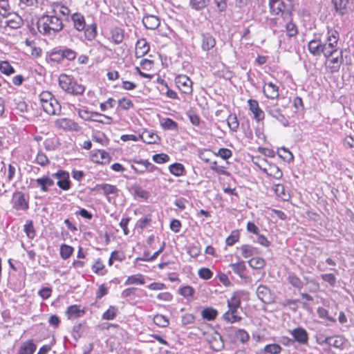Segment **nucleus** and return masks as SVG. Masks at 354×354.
Here are the masks:
<instances>
[{
    "mask_svg": "<svg viewBox=\"0 0 354 354\" xmlns=\"http://www.w3.org/2000/svg\"><path fill=\"white\" fill-rule=\"evenodd\" d=\"M39 32L44 35L57 32L63 28L62 20L55 15H43L37 22Z\"/></svg>",
    "mask_w": 354,
    "mask_h": 354,
    "instance_id": "nucleus-1",
    "label": "nucleus"
},
{
    "mask_svg": "<svg viewBox=\"0 0 354 354\" xmlns=\"http://www.w3.org/2000/svg\"><path fill=\"white\" fill-rule=\"evenodd\" d=\"M339 32L333 29L328 30L326 38L322 40V54L326 58H329L338 53Z\"/></svg>",
    "mask_w": 354,
    "mask_h": 354,
    "instance_id": "nucleus-2",
    "label": "nucleus"
},
{
    "mask_svg": "<svg viewBox=\"0 0 354 354\" xmlns=\"http://www.w3.org/2000/svg\"><path fill=\"white\" fill-rule=\"evenodd\" d=\"M78 115L84 120H91L94 122L106 124H110L113 122L112 118L97 112H89L87 110L80 109L78 111Z\"/></svg>",
    "mask_w": 354,
    "mask_h": 354,
    "instance_id": "nucleus-3",
    "label": "nucleus"
},
{
    "mask_svg": "<svg viewBox=\"0 0 354 354\" xmlns=\"http://www.w3.org/2000/svg\"><path fill=\"white\" fill-rule=\"evenodd\" d=\"M12 203L13 208L16 210L26 211L28 209V201L26 199L25 195L21 192H15L12 195Z\"/></svg>",
    "mask_w": 354,
    "mask_h": 354,
    "instance_id": "nucleus-4",
    "label": "nucleus"
},
{
    "mask_svg": "<svg viewBox=\"0 0 354 354\" xmlns=\"http://www.w3.org/2000/svg\"><path fill=\"white\" fill-rule=\"evenodd\" d=\"M175 83L183 93L191 94L192 93V81L187 75H178L175 78Z\"/></svg>",
    "mask_w": 354,
    "mask_h": 354,
    "instance_id": "nucleus-5",
    "label": "nucleus"
},
{
    "mask_svg": "<svg viewBox=\"0 0 354 354\" xmlns=\"http://www.w3.org/2000/svg\"><path fill=\"white\" fill-rule=\"evenodd\" d=\"M52 177L58 180L57 185L60 189L66 191L71 188L68 172L64 170H59L57 172L53 174Z\"/></svg>",
    "mask_w": 354,
    "mask_h": 354,
    "instance_id": "nucleus-6",
    "label": "nucleus"
},
{
    "mask_svg": "<svg viewBox=\"0 0 354 354\" xmlns=\"http://www.w3.org/2000/svg\"><path fill=\"white\" fill-rule=\"evenodd\" d=\"M266 111L270 116L277 120L284 127H288L289 125L288 119L282 113L281 109L277 105H268L266 106Z\"/></svg>",
    "mask_w": 354,
    "mask_h": 354,
    "instance_id": "nucleus-7",
    "label": "nucleus"
},
{
    "mask_svg": "<svg viewBox=\"0 0 354 354\" xmlns=\"http://www.w3.org/2000/svg\"><path fill=\"white\" fill-rule=\"evenodd\" d=\"M250 111L253 113L254 118L257 122L263 120L265 118V113L259 106V102L256 100L250 99L248 101Z\"/></svg>",
    "mask_w": 354,
    "mask_h": 354,
    "instance_id": "nucleus-8",
    "label": "nucleus"
},
{
    "mask_svg": "<svg viewBox=\"0 0 354 354\" xmlns=\"http://www.w3.org/2000/svg\"><path fill=\"white\" fill-rule=\"evenodd\" d=\"M294 340L300 344H306L308 342V333L307 331L301 328L297 327L294 328L290 332Z\"/></svg>",
    "mask_w": 354,
    "mask_h": 354,
    "instance_id": "nucleus-9",
    "label": "nucleus"
},
{
    "mask_svg": "<svg viewBox=\"0 0 354 354\" xmlns=\"http://www.w3.org/2000/svg\"><path fill=\"white\" fill-rule=\"evenodd\" d=\"M263 92L266 97L271 100L277 99L279 95V86L272 82L265 83Z\"/></svg>",
    "mask_w": 354,
    "mask_h": 354,
    "instance_id": "nucleus-10",
    "label": "nucleus"
},
{
    "mask_svg": "<svg viewBox=\"0 0 354 354\" xmlns=\"http://www.w3.org/2000/svg\"><path fill=\"white\" fill-rule=\"evenodd\" d=\"M258 298L265 304H270L272 301V297L270 290L266 286L260 285L257 289Z\"/></svg>",
    "mask_w": 354,
    "mask_h": 354,
    "instance_id": "nucleus-11",
    "label": "nucleus"
},
{
    "mask_svg": "<svg viewBox=\"0 0 354 354\" xmlns=\"http://www.w3.org/2000/svg\"><path fill=\"white\" fill-rule=\"evenodd\" d=\"M57 123L59 127L64 130L79 131L81 129V127L77 122L69 118H62Z\"/></svg>",
    "mask_w": 354,
    "mask_h": 354,
    "instance_id": "nucleus-12",
    "label": "nucleus"
},
{
    "mask_svg": "<svg viewBox=\"0 0 354 354\" xmlns=\"http://www.w3.org/2000/svg\"><path fill=\"white\" fill-rule=\"evenodd\" d=\"M246 292L243 290H238L233 292L230 299L227 301V307L233 308H239L241 306V299L246 296Z\"/></svg>",
    "mask_w": 354,
    "mask_h": 354,
    "instance_id": "nucleus-13",
    "label": "nucleus"
},
{
    "mask_svg": "<svg viewBox=\"0 0 354 354\" xmlns=\"http://www.w3.org/2000/svg\"><path fill=\"white\" fill-rule=\"evenodd\" d=\"M142 24L146 28L155 30L160 26V21L158 17L148 15L143 17Z\"/></svg>",
    "mask_w": 354,
    "mask_h": 354,
    "instance_id": "nucleus-14",
    "label": "nucleus"
},
{
    "mask_svg": "<svg viewBox=\"0 0 354 354\" xmlns=\"http://www.w3.org/2000/svg\"><path fill=\"white\" fill-rule=\"evenodd\" d=\"M43 110L48 115H56L59 113L61 106L56 99L41 105Z\"/></svg>",
    "mask_w": 354,
    "mask_h": 354,
    "instance_id": "nucleus-15",
    "label": "nucleus"
},
{
    "mask_svg": "<svg viewBox=\"0 0 354 354\" xmlns=\"http://www.w3.org/2000/svg\"><path fill=\"white\" fill-rule=\"evenodd\" d=\"M110 160L111 156L104 150L99 149L92 154V160L97 163L106 164L109 162Z\"/></svg>",
    "mask_w": 354,
    "mask_h": 354,
    "instance_id": "nucleus-16",
    "label": "nucleus"
},
{
    "mask_svg": "<svg viewBox=\"0 0 354 354\" xmlns=\"http://www.w3.org/2000/svg\"><path fill=\"white\" fill-rule=\"evenodd\" d=\"M322 39H313L308 43L309 52L314 56H319L322 54Z\"/></svg>",
    "mask_w": 354,
    "mask_h": 354,
    "instance_id": "nucleus-17",
    "label": "nucleus"
},
{
    "mask_svg": "<svg viewBox=\"0 0 354 354\" xmlns=\"http://www.w3.org/2000/svg\"><path fill=\"white\" fill-rule=\"evenodd\" d=\"M149 50V45L145 39H139L136 44V55L140 57L146 55Z\"/></svg>",
    "mask_w": 354,
    "mask_h": 354,
    "instance_id": "nucleus-18",
    "label": "nucleus"
},
{
    "mask_svg": "<svg viewBox=\"0 0 354 354\" xmlns=\"http://www.w3.org/2000/svg\"><path fill=\"white\" fill-rule=\"evenodd\" d=\"M140 139L147 144L158 143L159 136L151 131L145 130L140 135Z\"/></svg>",
    "mask_w": 354,
    "mask_h": 354,
    "instance_id": "nucleus-19",
    "label": "nucleus"
},
{
    "mask_svg": "<svg viewBox=\"0 0 354 354\" xmlns=\"http://www.w3.org/2000/svg\"><path fill=\"white\" fill-rule=\"evenodd\" d=\"M228 310L223 315L224 320L230 323H234L241 320V317L237 315L238 308L228 307Z\"/></svg>",
    "mask_w": 354,
    "mask_h": 354,
    "instance_id": "nucleus-20",
    "label": "nucleus"
},
{
    "mask_svg": "<svg viewBox=\"0 0 354 354\" xmlns=\"http://www.w3.org/2000/svg\"><path fill=\"white\" fill-rule=\"evenodd\" d=\"M37 186L39 187L43 192H48V187L54 185V180L48 176H44L35 180Z\"/></svg>",
    "mask_w": 354,
    "mask_h": 354,
    "instance_id": "nucleus-21",
    "label": "nucleus"
},
{
    "mask_svg": "<svg viewBox=\"0 0 354 354\" xmlns=\"http://www.w3.org/2000/svg\"><path fill=\"white\" fill-rule=\"evenodd\" d=\"M216 45V39L209 34L202 35V48L205 51H209Z\"/></svg>",
    "mask_w": 354,
    "mask_h": 354,
    "instance_id": "nucleus-22",
    "label": "nucleus"
},
{
    "mask_svg": "<svg viewBox=\"0 0 354 354\" xmlns=\"http://www.w3.org/2000/svg\"><path fill=\"white\" fill-rule=\"evenodd\" d=\"M72 20L75 28L78 31H82L85 29L86 23L84 16L78 12L74 13L72 15Z\"/></svg>",
    "mask_w": 354,
    "mask_h": 354,
    "instance_id": "nucleus-23",
    "label": "nucleus"
},
{
    "mask_svg": "<svg viewBox=\"0 0 354 354\" xmlns=\"http://www.w3.org/2000/svg\"><path fill=\"white\" fill-rule=\"evenodd\" d=\"M332 59L330 60V63L333 64V66H330L332 72L338 71L341 64L343 63L344 59L342 55V50H338L337 54L330 56Z\"/></svg>",
    "mask_w": 354,
    "mask_h": 354,
    "instance_id": "nucleus-24",
    "label": "nucleus"
},
{
    "mask_svg": "<svg viewBox=\"0 0 354 354\" xmlns=\"http://www.w3.org/2000/svg\"><path fill=\"white\" fill-rule=\"evenodd\" d=\"M264 173L268 176L274 177L276 179H279L282 177L283 173L281 170L275 165L270 164L268 168H261Z\"/></svg>",
    "mask_w": 354,
    "mask_h": 354,
    "instance_id": "nucleus-25",
    "label": "nucleus"
},
{
    "mask_svg": "<svg viewBox=\"0 0 354 354\" xmlns=\"http://www.w3.org/2000/svg\"><path fill=\"white\" fill-rule=\"evenodd\" d=\"M282 350L281 346L277 344H270L265 346L263 349L258 351L257 354H279Z\"/></svg>",
    "mask_w": 354,
    "mask_h": 354,
    "instance_id": "nucleus-26",
    "label": "nucleus"
},
{
    "mask_svg": "<svg viewBox=\"0 0 354 354\" xmlns=\"http://www.w3.org/2000/svg\"><path fill=\"white\" fill-rule=\"evenodd\" d=\"M111 39L113 41L119 44L122 42L124 39V30L118 27L113 28L111 30Z\"/></svg>",
    "mask_w": 354,
    "mask_h": 354,
    "instance_id": "nucleus-27",
    "label": "nucleus"
},
{
    "mask_svg": "<svg viewBox=\"0 0 354 354\" xmlns=\"http://www.w3.org/2000/svg\"><path fill=\"white\" fill-rule=\"evenodd\" d=\"M323 342H326V344H328V346L340 348L343 346L344 338L341 336L327 337V339Z\"/></svg>",
    "mask_w": 354,
    "mask_h": 354,
    "instance_id": "nucleus-28",
    "label": "nucleus"
},
{
    "mask_svg": "<svg viewBox=\"0 0 354 354\" xmlns=\"http://www.w3.org/2000/svg\"><path fill=\"white\" fill-rule=\"evenodd\" d=\"M209 344L210 347L216 351H220L224 347V343L219 334H216V336L212 337V339L209 341Z\"/></svg>",
    "mask_w": 354,
    "mask_h": 354,
    "instance_id": "nucleus-29",
    "label": "nucleus"
},
{
    "mask_svg": "<svg viewBox=\"0 0 354 354\" xmlns=\"http://www.w3.org/2000/svg\"><path fill=\"white\" fill-rule=\"evenodd\" d=\"M160 126L165 130H170V131H177L178 129V126L177 122L174 121L171 118H164L160 121Z\"/></svg>",
    "mask_w": 354,
    "mask_h": 354,
    "instance_id": "nucleus-30",
    "label": "nucleus"
},
{
    "mask_svg": "<svg viewBox=\"0 0 354 354\" xmlns=\"http://www.w3.org/2000/svg\"><path fill=\"white\" fill-rule=\"evenodd\" d=\"M73 80L70 76L66 74H62L59 77V84L64 91L67 92V91H70L69 87Z\"/></svg>",
    "mask_w": 354,
    "mask_h": 354,
    "instance_id": "nucleus-31",
    "label": "nucleus"
},
{
    "mask_svg": "<svg viewBox=\"0 0 354 354\" xmlns=\"http://www.w3.org/2000/svg\"><path fill=\"white\" fill-rule=\"evenodd\" d=\"M102 189L105 195L117 194L118 192V189L115 186L109 184L97 185L94 188V189Z\"/></svg>",
    "mask_w": 354,
    "mask_h": 354,
    "instance_id": "nucleus-32",
    "label": "nucleus"
},
{
    "mask_svg": "<svg viewBox=\"0 0 354 354\" xmlns=\"http://www.w3.org/2000/svg\"><path fill=\"white\" fill-rule=\"evenodd\" d=\"M70 91H67L66 93L77 95H82L84 91L85 87L81 84H78L77 82L73 80L71 85H70Z\"/></svg>",
    "mask_w": 354,
    "mask_h": 354,
    "instance_id": "nucleus-33",
    "label": "nucleus"
},
{
    "mask_svg": "<svg viewBox=\"0 0 354 354\" xmlns=\"http://www.w3.org/2000/svg\"><path fill=\"white\" fill-rule=\"evenodd\" d=\"M274 191L276 194L283 201H288L290 198L288 192L285 189V187L281 184L275 185Z\"/></svg>",
    "mask_w": 354,
    "mask_h": 354,
    "instance_id": "nucleus-34",
    "label": "nucleus"
},
{
    "mask_svg": "<svg viewBox=\"0 0 354 354\" xmlns=\"http://www.w3.org/2000/svg\"><path fill=\"white\" fill-rule=\"evenodd\" d=\"M36 346L32 342H26L22 344L17 354H32Z\"/></svg>",
    "mask_w": 354,
    "mask_h": 354,
    "instance_id": "nucleus-35",
    "label": "nucleus"
},
{
    "mask_svg": "<svg viewBox=\"0 0 354 354\" xmlns=\"http://www.w3.org/2000/svg\"><path fill=\"white\" fill-rule=\"evenodd\" d=\"M218 315V312L216 310L212 308H204L201 312L202 317L204 319L212 321L214 320Z\"/></svg>",
    "mask_w": 354,
    "mask_h": 354,
    "instance_id": "nucleus-36",
    "label": "nucleus"
},
{
    "mask_svg": "<svg viewBox=\"0 0 354 354\" xmlns=\"http://www.w3.org/2000/svg\"><path fill=\"white\" fill-rule=\"evenodd\" d=\"M169 171L176 176L183 175L185 167L181 163H174L169 167Z\"/></svg>",
    "mask_w": 354,
    "mask_h": 354,
    "instance_id": "nucleus-37",
    "label": "nucleus"
},
{
    "mask_svg": "<svg viewBox=\"0 0 354 354\" xmlns=\"http://www.w3.org/2000/svg\"><path fill=\"white\" fill-rule=\"evenodd\" d=\"M288 281L295 288L301 289L303 288V282L301 279L295 274L289 273L288 277Z\"/></svg>",
    "mask_w": 354,
    "mask_h": 354,
    "instance_id": "nucleus-38",
    "label": "nucleus"
},
{
    "mask_svg": "<svg viewBox=\"0 0 354 354\" xmlns=\"http://www.w3.org/2000/svg\"><path fill=\"white\" fill-rule=\"evenodd\" d=\"M153 323L159 327L165 328L168 326L169 322V319L162 315H156L153 319Z\"/></svg>",
    "mask_w": 354,
    "mask_h": 354,
    "instance_id": "nucleus-39",
    "label": "nucleus"
},
{
    "mask_svg": "<svg viewBox=\"0 0 354 354\" xmlns=\"http://www.w3.org/2000/svg\"><path fill=\"white\" fill-rule=\"evenodd\" d=\"M270 13L273 15H278L283 12L285 3L283 1H277L276 3L269 6Z\"/></svg>",
    "mask_w": 354,
    "mask_h": 354,
    "instance_id": "nucleus-40",
    "label": "nucleus"
},
{
    "mask_svg": "<svg viewBox=\"0 0 354 354\" xmlns=\"http://www.w3.org/2000/svg\"><path fill=\"white\" fill-rule=\"evenodd\" d=\"M227 122L230 130L234 132L237 131L239 123L235 114H230L227 119Z\"/></svg>",
    "mask_w": 354,
    "mask_h": 354,
    "instance_id": "nucleus-41",
    "label": "nucleus"
},
{
    "mask_svg": "<svg viewBox=\"0 0 354 354\" xmlns=\"http://www.w3.org/2000/svg\"><path fill=\"white\" fill-rule=\"evenodd\" d=\"M66 313L68 314V318L80 317L84 313V312L82 311L76 305L69 306Z\"/></svg>",
    "mask_w": 354,
    "mask_h": 354,
    "instance_id": "nucleus-42",
    "label": "nucleus"
},
{
    "mask_svg": "<svg viewBox=\"0 0 354 354\" xmlns=\"http://www.w3.org/2000/svg\"><path fill=\"white\" fill-rule=\"evenodd\" d=\"M145 279L142 274L131 275L127 278L124 284H144Z\"/></svg>",
    "mask_w": 354,
    "mask_h": 354,
    "instance_id": "nucleus-43",
    "label": "nucleus"
},
{
    "mask_svg": "<svg viewBox=\"0 0 354 354\" xmlns=\"http://www.w3.org/2000/svg\"><path fill=\"white\" fill-rule=\"evenodd\" d=\"M248 263L254 269H261L265 266V261L261 257H253L248 261Z\"/></svg>",
    "mask_w": 354,
    "mask_h": 354,
    "instance_id": "nucleus-44",
    "label": "nucleus"
},
{
    "mask_svg": "<svg viewBox=\"0 0 354 354\" xmlns=\"http://www.w3.org/2000/svg\"><path fill=\"white\" fill-rule=\"evenodd\" d=\"M73 248L66 244H63L60 248V256L63 259H68L73 254Z\"/></svg>",
    "mask_w": 354,
    "mask_h": 354,
    "instance_id": "nucleus-45",
    "label": "nucleus"
},
{
    "mask_svg": "<svg viewBox=\"0 0 354 354\" xmlns=\"http://www.w3.org/2000/svg\"><path fill=\"white\" fill-rule=\"evenodd\" d=\"M132 190L133 192V195L137 197H139V198H141L143 199H147L149 196V193L147 190L142 189L140 186L133 187L132 188Z\"/></svg>",
    "mask_w": 354,
    "mask_h": 354,
    "instance_id": "nucleus-46",
    "label": "nucleus"
},
{
    "mask_svg": "<svg viewBox=\"0 0 354 354\" xmlns=\"http://www.w3.org/2000/svg\"><path fill=\"white\" fill-rule=\"evenodd\" d=\"M24 232L29 239H32L35 236V232L31 220L26 221V223L24 225Z\"/></svg>",
    "mask_w": 354,
    "mask_h": 354,
    "instance_id": "nucleus-47",
    "label": "nucleus"
},
{
    "mask_svg": "<svg viewBox=\"0 0 354 354\" xmlns=\"http://www.w3.org/2000/svg\"><path fill=\"white\" fill-rule=\"evenodd\" d=\"M61 57L63 59H66L69 61L74 60L76 57V53L70 48H64L59 50Z\"/></svg>",
    "mask_w": 354,
    "mask_h": 354,
    "instance_id": "nucleus-48",
    "label": "nucleus"
},
{
    "mask_svg": "<svg viewBox=\"0 0 354 354\" xmlns=\"http://www.w3.org/2000/svg\"><path fill=\"white\" fill-rule=\"evenodd\" d=\"M209 0H190V6L196 10H201L206 7Z\"/></svg>",
    "mask_w": 354,
    "mask_h": 354,
    "instance_id": "nucleus-49",
    "label": "nucleus"
},
{
    "mask_svg": "<svg viewBox=\"0 0 354 354\" xmlns=\"http://www.w3.org/2000/svg\"><path fill=\"white\" fill-rule=\"evenodd\" d=\"M96 28L97 27L95 24L88 26L87 28L85 27V36L87 39L92 40L95 37L97 34Z\"/></svg>",
    "mask_w": 354,
    "mask_h": 354,
    "instance_id": "nucleus-50",
    "label": "nucleus"
},
{
    "mask_svg": "<svg viewBox=\"0 0 354 354\" xmlns=\"http://www.w3.org/2000/svg\"><path fill=\"white\" fill-rule=\"evenodd\" d=\"M0 71L2 73L8 75L15 73L14 68L6 61L0 63Z\"/></svg>",
    "mask_w": 354,
    "mask_h": 354,
    "instance_id": "nucleus-51",
    "label": "nucleus"
},
{
    "mask_svg": "<svg viewBox=\"0 0 354 354\" xmlns=\"http://www.w3.org/2000/svg\"><path fill=\"white\" fill-rule=\"evenodd\" d=\"M145 161L146 160H135L134 162L136 165H132L131 168L138 174H143L146 171Z\"/></svg>",
    "mask_w": 354,
    "mask_h": 354,
    "instance_id": "nucleus-52",
    "label": "nucleus"
},
{
    "mask_svg": "<svg viewBox=\"0 0 354 354\" xmlns=\"http://www.w3.org/2000/svg\"><path fill=\"white\" fill-rule=\"evenodd\" d=\"M241 254L244 258H248L253 255L255 248L250 245H243L241 247Z\"/></svg>",
    "mask_w": 354,
    "mask_h": 354,
    "instance_id": "nucleus-53",
    "label": "nucleus"
},
{
    "mask_svg": "<svg viewBox=\"0 0 354 354\" xmlns=\"http://www.w3.org/2000/svg\"><path fill=\"white\" fill-rule=\"evenodd\" d=\"M117 313V309L114 306H110L109 309L102 315V319L105 320L113 319Z\"/></svg>",
    "mask_w": 354,
    "mask_h": 354,
    "instance_id": "nucleus-54",
    "label": "nucleus"
},
{
    "mask_svg": "<svg viewBox=\"0 0 354 354\" xmlns=\"http://www.w3.org/2000/svg\"><path fill=\"white\" fill-rule=\"evenodd\" d=\"M235 337L239 339L242 343L247 342L250 339L249 334L243 329H239L236 331Z\"/></svg>",
    "mask_w": 354,
    "mask_h": 354,
    "instance_id": "nucleus-55",
    "label": "nucleus"
},
{
    "mask_svg": "<svg viewBox=\"0 0 354 354\" xmlns=\"http://www.w3.org/2000/svg\"><path fill=\"white\" fill-rule=\"evenodd\" d=\"M36 162L41 165V167H44L49 163V160L48 157L42 151H39L36 157Z\"/></svg>",
    "mask_w": 354,
    "mask_h": 354,
    "instance_id": "nucleus-56",
    "label": "nucleus"
},
{
    "mask_svg": "<svg viewBox=\"0 0 354 354\" xmlns=\"http://www.w3.org/2000/svg\"><path fill=\"white\" fill-rule=\"evenodd\" d=\"M55 98L53 95V94L50 92L48 91H43L39 95V100L41 105H43V104L48 103L50 101H52L55 100Z\"/></svg>",
    "mask_w": 354,
    "mask_h": 354,
    "instance_id": "nucleus-57",
    "label": "nucleus"
},
{
    "mask_svg": "<svg viewBox=\"0 0 354 354\" xmlns=\"http://www.w3.org/2000/svg\"><path fill=\"white\" fill-rule=\"evenodd\" d=\"M53 11L54 13H57V12L58 11L59 13H61L62 15H63L64 16H68L70 12L69 9L66 6L61 5L60 3H55L53 5Z\"/></svg>",
    "mask_w": 354,
    "mask_h": 354,
    "instance_id": "nucleus-58",
    "label": "nucleus"
},
{
    "mask_svg": "<svg viewBox=\"0 0 354 354\" xmlns=\"http://www.w3.org/2000/svg\"><path fill=\"white\" fill-rule=\"evenodd\" d=\"M214 153L209 149H204L198 152V157L204 162L209 163L210 162V158Z\"/></svg>",
    "mask_w": 354,
    "mask_h": 354,
    "instance_id": "nucleus-59",
    "label": "nucleus"
},
{
    "mask_svg": "<svg viewBox=\"0 0 354 354\" xmlns=\"http://www.w3.org/2000/svg\"><path fill=\"white\" fill-rule=\"evenodd\" d=\"M118 105L124 110H129L133 107V102L126 97H122L118 100Z\"/></svg>",
    "mask_w": 354,
    "mask_h": 354,
    "instance_id": "nucleus-60",
    "label": "nucleus"
},
{
    "mask_svg": "<svg viewBox=\"0 0 354 354\" xmlns=\"http://www.w3.org/2000/svg\"><path fill=\"white\" fill-rule=\"evenodd\" d=\"M152 159L155 162L162 164L168 162L169 157L165 153H158L153 155Z\"/></svg>",
    "mask_w": 354,
    "mask_h": 354,
    "instance_id": "nucleus-61",
    "label": "nucleus"
},
{
    "mask_svg": "<svg viewBox=\"0 0 354 354\" xmlns=\"http://www.w3.org/2000/svg\"><path fill=\"white\" fill-rule=\"evenodd\" d=\"M214 155L221 157L224 160L230 158L232 156L231 150L227 148H221L217 153H214Z\"/></svg>",
    "mask_w": 354,
    "mask_h": 354,
    "instance_id": "nucleus-62",
    "label": "nucleus"
},
{
    "mask_svg": "<svg viewBox=\"0 0 354 354\" xmlns=\"http://www.w3.org/2000/svg\"><path fill=\"white\" fill-rule=\"evenodd\" d=\"M239 234L237 231H233L231 234L227 237L225 240V243L227 245L232 246L236 242L239 241Z\"/></svg>",
    "mask_w": 354,
    "mask_h": 354,
    "instance_id": "nucleus-63",
    "label": "nucleus"
},
{
    "mask_svg": "<svg viewBox=\"0 0 354 354\" xmlns=\"http://www.w3.org/2000/svg\"><path fill=\"white\" fill-rule=\"evenodd\" d=\"M212 275L213 272L207 268H203L198 270V276L203 279H209Z\"/></svg>",
    "mask_w": 354,
    "mask_h": 354,
    "instance_id": "nucleus-64",
    "label": "nucleus"
}]
</instances>
